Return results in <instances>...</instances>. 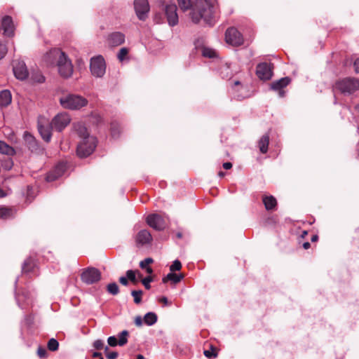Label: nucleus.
Segmentation results:
<instances>
[{"label": "nucleus", "instance_id": "obj_1", "mask_svg": "<svg viewBox=\"0 0 359 359\" xmlns=\"http://www.w3.org/2000/svg\"><path fill=\"white\" fill-rule=\"evenodd\" d=\"M180 8L183 11L191 9L190 17L194 23H198L203 19L205 23L212 25L215 13L216 0H195L192 4L191 0H177Z\"/></svg>", "mask_w": 359, "mask_h": 359}, {"label": "nucleus", "instance_id": "obj_2", "mask_svg": "<svg viewBox=\"0 0 359 359\" xmlns=\"http://www.w3.org/2000/svg\"><path fill=\"white\" fill-rule=\"evenodd\" d=\"M74 131L82 139V141L78 144L76 152L81 158H86L90 155L96 147V140L93 136H90L86 126L78 122L74 123Z\"/></svg>", "mask_w": 359, "mask_h": 359}, {"label": "nucleus", "instance_id": "obj_3", "mask_svg": "<svg viewBox=\"0 0 359 359\" xmlns=\"http://www.w3.org/2000/svg\"><path fill=\"white\" fill-rule=\"evenodd\" d=\"M50 54L57 59V66L60 76L63 78L70 77L73 73V66L65 53L60 50H54Z\"/></svg>", "mask_w": 359, "mask_h": 359}, {"label": "nucleus", "instance_id": "obj_4", "mask_svg": "<svg viewBox=\"0 0 359 359\" xmlns=\"http://www.w3.org/2000/svg\"><path fill=\"white\" fill-rule=\"evenodd\" d=\"M157 6L159 10L164 13L170 26L173 27L178 23L177 8L175 3L168 2L165 0H158Z\"/></svg>", "mask_w": 359, "mask_h": 359}, {"label": "nucleus", "instance_id": "obj_5", "mask_svg": "<svg viewBox=\"0 0 359 359\" xmlns=\"http://www.w3.org/2000/svg\"><path fill=\"white\" fill-rule=\"evenodd\" d=\"M62 107L69 109H79L88 104V100L78 95L69 94L60 98Z\"/></svg>", "mask_w": 359, "mask_h": 359}, {"label": "nucleus", "instance_id": "obj_6", "mask_svg": "<svg viewBox=\"0 0 359 359\" xmlns=\"http://www.w3.org/2000/svg\"><path fill=\"white\" fill-rule=\"evenodd\" d=\"M336 90L343 94H351L359 89V79L348 77L337 81L334 86Z\"/></svg>", "mask_w": 359, "mask_h": 359}, {"label": "nucleus", "instance_id": "obj_7", "mask_svg": "<svg viewBox=\"0 0 359 359\" xmlns=\"http://www.w3.org/2000/svg\"><path fill=\"white\" fill-rule=\"evenodd\" d=\"M90 69L93 76L102 77L106 71V65L104 57L102 55L93 57L90 60Z\"/></svg>", "mask_w": 359, "mask_h": 359}, {"label": "nucleus", "instance_id": "obj_8", "mask_svg": "<svg viewBox=\"0 0 359 359\" xmlns=\"http://www.w3.org/2000/svg\"><path fill=\"white\" fill-rule=\"evenodd\" d=\"M101 278L100 271L94 267L85 269L81 274V280L88 285L98 282Z\"/></svg>", "mask_w": 359, "mask_h": 359}, {"label": "nucleus", "instance_id": "obj_9", "mask_svg": "<svg viewBox=\"0 0 359 359\" xmlns=\"http://www.w3.org/2000/svg\"><path fill=\"white\" fill-rule=\"evenodd\" d=\"M226 42L233 46H240L243 44V35L235 27H229L225 32Z\"/></svg>", "mask_w": 359, "mask_h": 359}, {"label": "nucleus", "instance_id": "obj_10", "mask_svg": "<svg viewBox=\"0 0 359 359\" xmlns=\"http://www.w3.org/2000/svg\"><path fill=\"white\" fill-rule=\"evenodd\" d=\"M71 118L68 114L60 113L57 114L51 121V128L61 132L70 123Z\"/></svg>", "mask_w": 359, "mask_h": 359}, {"label": "nucleus", "instance_id": "obj_11", "mask_svg": "<svg viewBox=\"0 0 359 359\" xmlns=\"http://www.w3.org/2000/svg\"><path fill=\"white\" fill-rule=\"evenodd\" d=\"M273 66L271 63H259L256 67V75L260 80H269L273 76Z\"/></svg>", "mask_w": 359, "mask_h": 359}, {"label": "nucleus", "instance_id": "obj_12", "mask_svg": "<svg viewBox=\"0 0 359 359\" xmlns=\"http://www.w3.org/2000/svg\"><path fill=\"white\" fill-rule=\"evenodd\" d=\"M134 8L139 20H145L150 9L148 1L134 0Z\"/></svg>", "mask_w": 359, "mask_h": 359}, {"label": "nucleus", "instance_id": "obj_13", "mask_svg": "<svg viewBox=\"0 0 359 359\" xmlns=\"http://www.w3.org/2000/svg\"><path fill=\"white\" fill-rule=\"evenodd\" d=\"M146 221L149 226L156 231H161L165 228V223L163 218L158 214L148 215Z\"/></svg>", "mask_w": 359, "mask_h": 359}, {"label": "nucleus", "instance_id": "obj_14", "mask_svg": "<svg viewBox=\"0 0 359 359\" xmlns=\"http://www.w3.org/2000/svg\"><path fill=\"white\" fill-rule=\"evenodd\" d=\"M152 241V236L147 229L140 231L135 237V245L137 248L151 244Z\"/></svg>", "mask_w": 359, "mask_h": 359}, {"label": "nucleus", "instance_id": "obj_15", "mask_svg": "<svg viewBox=\"0 0 359 359\" xmlns=\"http://www.w3.org/2000/svg\"><path fill=\"white\" fill-rule=\"evenodd\" d=\"M13 70L15 76L20 80H25L28 76V71L23 61L15 60L13 63Z\"/></svg>", "mask_w": 359, "mask_h": 359}, {"label": "nucleus", "instance_id": "obj_16", "mask_svg": "<svg viewBox=\"0 0 359 359\" xmlns=\"http://www.w3.org/2000/svg\"><path fill=\"white\" fill-rule=\"evenodd\" d=\"M67 169V165L65 163H59L53 170L48 172L46 180L47 182H53L61 177Z\"/></svg>", "mask_w": 359, "mask_h": 359}, {"label": "nucleus", "instance_id": "obj_17", "mask_svg": "<svg viewBox=\"0 0 359 359\" xmlns=\"http://www.w3.org/2000/svg\"><path fill=\"white\" fill-rule=\"evenodd\" d=\"M291 79L289 77H283L279 80L273 81L271 83V88L273 90L278 92L279 96L283 97L285 96V90H283L289 83Z\"/></svg>", "mask_w": 359, "mask_h": 359}, {"label": "nucleus", "instance_id": "obj_18", "mask_svg": "<svg viewBox=\"0 0 359 359\" xmlns=\"http://www.w3.org/2000/svg\"><path fill=\"white\" fill-rule=\"evenodd\" d=\"M1 27L4 30V34L8 37L14 36L15 27L13 19L9 15L4 16L1 20Z\"/></svg>", "mask_w": 359, "mask_h": 359}, {"label": "nucleus", "instance_id": "obj_19", "mask_svg": "<svg viewBox=\"0 0 359 359\" xmlns=\"http://www.w3.org/2000/svg\"><path fill=\"white\" fill-rule=\"evenodd\" d=\"M107 42L111 47L121 46L125 42V35L120 32H112L108 35Z\"/></svg>", "mask_w": 359, "mask_h": 359}, {"label": "nucleus", "instance_id": "obj_20", "mask_svg": "<svg viewBox=\"0 0 359 359\" xmlns=\"http://www.w3.org/2000/svg\"><path fill=\"white\" fill-rule=\"evenodd\" d=\"M23 139L25 145L32 152L36 151L39 149V144L35 137L29 132L26 131L24 133Z\"/></svg>", "mask_w": 359, "mask_h": 359}, {"label": "nucleus", "instance_id": "obj_21", "mask_svg": "<svg viewBox=\"0 0 359 359\" xmlns=\"http://www.w3.org/2000/svg\"><path fill=\"white\" fill-rule=\"evenodd\" d=\"M262 202L266 210H273L277 206V201L273 196H263Z\"/></svg>", "mask_w": 359, "mask_h": 359}, {"label": "nucleus", "instance_id": "obj_22", "mask_svg": "<svg viewBox=\"0 0 359 359\" xmlns=\"http://www.w3.org/2000/svg\"><path fill=\"white\" fill-rule=\"evenodd\" d=\"M51 124L50 126H44L41 124H39L38 126V130L41 135V137L43 140L48 142H50L52 136L51 133Z\"/></svg>", "mask_w": 359, "mask_h": 359}, {"label": "nucleus", "instance_id": "obj_23", "mask_svg": "<svg viewBox=\"0 0 359 359\" xmlns=\"http://www.w3.org/2000/svg\"><path fill=\"white\" fill-rule=\"evenodd\" d=\"M12 100L11 93L8 90H4L0 93V106L2 107L9 105Z\"/></svg>", "mask_w": 359, "mask_h": 359}, {"label": "nucleus", "instance_id": "obj_24", "mask_svg": "<svg viewBox=\"0 0 359 359\" xmlns=\"http://www.w3.org/2000/svg\"><path fill=\"white\" fill-rule=\"evenodd\" d=\"M269 144V134L266 133L264 135L258 142V146L259 148V151L262 154H266L268 151V147Z\"/></svg>", "mask_w": 359, "mask_h": 359}, {"label": "nucleus", "instance_id": "obj_25", "mask_svg": "<svg viewBox=\"0 0 359 359\" xmlns=\"http://www.w3.org/2000/svg\"><path fill=\"white\" fill-rule=\"evenodd\" d=\"M36 266V262L32 257H28L26 259L22 265V272L23 273H29L33 271L34 267Z\"/></svg>", "mask_w": 359, "mask_h": 359}, {"label": "nucleus", "instance_id": "obj_26", "mask_svg": "<svg viewBox=\"0 0 359 359\" xmlns=\"http://www.w3.org/2000/svg\"><path fill=\"white\" fill-rule=\"evenodd\" d=\"M0 154L13 156L15 154V151L5 142L0 140Z\"/></svg>", "mask_w": 359, "mask_h": 359}, {"label": "nucleus", "instance_id": "obj_27", "mask_svg": "<svg viewBox=\"0 0 359 359\" xmlns=\"http://www.w3.org/2000/svg\"><path fill=\"white\" fill-rule=\"evenodd\" d=\"M157 315L153 312L146 313L144 317V322L147 325H152L157 321Z\"/></svg>", "mask_w": 359, "mask_h": 359}, {"label": "nucleus", "instance_id": "obj_28", "mask_svg": "<svg viewBox=\"0 0 359 359\" xmlns=\"http://www.w3.org/2000/svg\"><path fill=\"white\" fill-rule=\"evenodd\" d=\"M205 356L208 358H215L218 355V349L212 345L210 346L209 350H205L203 352Z\"/></svg>", "mask_w": 359, "mask_h": 359}, {"label": "nucleus", "instance_id": "obj_29", "mask_svg": "<svg viewBox=\"0 0 359 359\" xmlns=\"http://www.w3.org/2000/svg\"><path fill=\"white\" fill-rule=\"evenodd\" d=\"M129 336V332L127 330H123L118 335V345L121 346H124L128 342V337Z\"/></svg>", "mask_w": 359, "mask_h": 359}, {"label": "nucleus", "instance_id": "obj_30", "mask_svg": "<svg viewBox=\"0 0 359 359\" xmlns=\"http://www.w3.org/2000/svg\"><path fill=\"white\" fill-rule=\"evenodd\" d=\"M106 289L107 291L112 295H117L119 293L118 285L114 282L109 283Z\"/></svg>", "mask_w": 359, "mask_h": 359}, {"label": "nucleus", "instance_id": "obj_31", "mask_svg": "<svg viewBox=\"0 0 359 359\" xmlns=\"http://www.w3.org/2000/svg\"><path fill=\"white\" fill-rule=\"evenodd\" d=\"M111 133L114 137H116L121 133V127L118 123L112 122L110 126Z\"/></svg>", "mask_w": 359, "mask_h": 359}, {"label": "nucleus", "instance_id": "obj_32", "mask_svg": "<svg viewBox=\"0 0 359 359\" xmlns=\"http://www.w3.org/2000/svg\"><path fill=\"white\" fill-rule=\"evenodd\" d=\"M162 281L164 283H167L168 281H172L174 284H176L179 283V278L176 273H169L163 278Z\"/></svg>", "mask_w": 359, "mask_h": 359}, {"label": "nucleus", "instance_id": "obj_33", "mask_svg": "<svg viewBox=\"0 0 359 359\" xmlns=\"http://www.w3.org/2000/svg\"><path fill=\"white\" fill-rule=\"evenodd\" d=\"M131 294L134 298V302L139 304L142 302V296L143 294L142 290H133Z\"/></svg>", "mask_w": 359, "mask_h": 359}, {"label": "nucleus", "instance_id": "obj_34", "mask_svg": "<svg viewBox=\"0 0 359 359\" xmlns=\"http://www.w3.org/2000/svg\"><path fill=\"white\" fill-rule=\"evenodd\" d=\"M12 210L8 208H0V218L1 219H8L11 216Z\"/></svg>", "mask_w": 359, "mask_h": 359}, {"label": "nucleus", "instance_id": "obj_35", "mask_svg": "<svg viewBox=\"0 0 359 359\" xmlns=\"http://www.w3.org/2000/svg\"><path fill=\"white\" fill-rule=\"evenodd\" d=\"M47 347L48 350L51 351H55L58 349L59 343L56 339L52 338L48 341Z\"/></svg>", "mask_w": 359, "mask_h": 359}, {"label": "nucleus", "instance_id": "obj_36", "mask_svg": "<svg viewBox=\"0 0 359 359\" xmlns=\"http://www.w3.org/2000/svg\"><path fill=\"white\" fill-rule=\"evenodd\" d=\"M128 48L126 47L121 48L117 54V57L119 60V61H123L128 56Z\"/></svg>", "mask_w": 359, "mask_h": 359}, {"label": "nucleus", "instance_id": "obj_37", "mask_svg": "<svg viewBox=\"0 0 359 359\" xmlns=\"http://www.w3.org/2000/svg\"><path fill=\"white\" fill-rule=\"evenodd\" d=\"M203 55L205 57L212 58L216 56V53L212 49L204 48L203 50Z\"/></svg>", "mask_w": 359, "mask_h": 359}, {"label": "nucleus", "instance_id": "obj_38", "mask_svg": "<svg viewBox=\"0 0 359 359\" xmlns=\"http://www.w3.org/2000/svg\"><path fill=\"white\" fill-rule=\"evenodd\" d=\"M182 269V264L178 260L176 259L172 262V264L170 266V270L173 272L176 271H180Z\"/></svg>", "mask_w": 359, "mask_h": 359}, {"label": "nucleus", "instance_id": "obj_39", "mask_svg": "<svg viewBox=\"0 0 359 359\" xmlns=\"http://www.w3.org/2000/svg\"><path fill=\"white\" fill-rule=\"evenodd\" d=\"M126 276H127V277L128 278V280H130L134 284H137V280L136 279L135 273L134 271H133V270H128L126 271Z\"/></svg>", "mask_w": 359, "mask_h": 359}, {"label": "nucleus", "instance_id": "obj_40", "mask_svg": "<svg viewBox=\"0 0 359 359\" xmlns=\"http://www.w3.org/2000/svg\"><path fill=\"white\" fill-rule=\"evenodd\" d=\"M153 281L152 276H147L144 279L142 280V283L145 287L147 290H149L151 288L150 283Z\"/></svg>", "mask_w": 359, "mask_h": 359}, {"label": "nucleus", "instance_id": "obj_41", "mask_svg": "<svg viewBox=\"0 0 359 359\" xmlns=\"http://www.w3.org/2000/svg\"><path fill=\"white\" fill-rule=\"evenodd\" d=\"M104 346V343L101 339H97L93 344V348L98 351L103 349Z\"/></svg>", "mask_w": 359, "mask_h": 359}, {"label": "nucleus", "instance_id": "obj_42", "mask_svg": "<svg viewBox=\"0 0 359 359\" xmlns=\"http://www.w3.org/2000/svg\"><path fill=\"white\" fill-rule=\"evenodd\" d=\"M37 355L41 358H47L48 352H47L46 349L44 347L39 346V348L37 349Z\"/></svg>", "mask_w": 359, "mask_h": 359}, {"label": "nucleus", "instance_id": "obj_43", "mask_svg": "<svg viewBox=\"0 0 359 359\" xmlns=\"http://www.w3.org/2000/svg\"><path fill=\"white\" fill-rule=\"evenodd\" d=\"M107 343L110 346H112V347H114V346L118 345V339L115 336L109 337L107 339Z\"/></svg>", "mask_w": 359, "mask_h": 359}, {"label": "nucleus", "instance_id": "obj_44", "mask_svg": "<svg viewBox=\"0 0 359 359\" xmlns=\"http://www.w3.org/2000/svg\"><path fill=\"white\" fill-rule=\"evenodd\" d=\"M154 261H153V259L151 258H147L144 260L140 262V266L142 269L147 268V267H148V265L151 264Z\"/></svg>", "mask_w": 359, "mask_h": 359}, {"label": "nucleus", "instance_id": "obj_45", "mask_svg": "<svg viewBox=\"0 0 359 359\" xmlns=\"http://www.w3.org/2000/svg\"><path fill=\"white\" fill-rule=\"evenodd\" d=\"M7 47L5 44L0 43V60L4 58L7 53Z\"/></svg>", "mask_w": 359, "mask_h": 359}, {"label": "nucleus", "instance_id": "obj_46", "mask_svg": "<svg viewBox=\"0 0 359 359\" xmlns=\"http://www.w3.org/2000/svg\"><path fill=\"white\" fill-rule=\"evenodd\" d=\"M13 161L11 159V158H8L7 160H6L4 161V163H3V167L6 169V170H11V168L13 167Z\"/></svg>", "mask_w": 359, "mask_h": 359}, {"label": "nucleus", "instance_id": "obj_47", "mask_svg": "<svg viewBox=\"0 0 359 359\" xmlns=\"http://www.w3.org/2000/svg\"><path fill=\"white\" fill-rule=\"evenodd\" d=\"M118 354L116 351L107 353L106 357L107 359H116Z\"/></svg>", "mask_w": 359, "mask_h": 359}, {"label": "nucleus", "instance_id": "obj_48", "mask_svg": "<svg viewBox=\"0 0 359 359\" xmlns=\"http://www.w3.org/2000/svg\"><path fill=\"white\" fill-rule=\"evenodd\" d=\"M159 302L163 304L164 306H170L171 303L168 301V298L165 297H162L159 299Z\"/></svg>", "mask_w": 359, "mask_h": 359}, {"label": "nucleus", "instance_id": "obj_49", "mask_svg": "<svg viewBox=\"0 0 359 359\" xmlns=\"http://www.w3.org/2000/svg\"><path fill=\"white\" fill-rule=\"evenodd\" d=\"M128 277L121 276L119 278V283L123 285H128Z\"/></svg>", "mask_w": 359, "mask_h": 359}, {"label": "nucleus", "instance_id": "obj_50", "mask_svg": "<svg viewBox=\"0 0 359 359\" xmlns=\"http://www.w3.org/2000/svg\"><path fill=\"white\" fill-rule=\"evenodd\" d=\"M135 324L138 327L142 326V319L141 316H138L135 318Z\"/></svg>", "mask_w": 359, "mask_h": 359}, {"label": "nucleus", "instance_id": "obj_51", "mask_svg": "<svg viewBox=\"0 0 359 359\" xmlns=\"http://www.w3.org/2000/svg\"><path fill=\"white\" fill-rule=\"evenodd\" d=\"M92 357L94 358H98V359L103 358L102 355V353L100 352H94L92 354Z\"/></svg>", "mask_w": 359, "mask_h": 359}, {"label": "nucleus", "instance_id": "obj_52", "mask_svg": "<svg viewBox=\"0 0 359 359\" xmlns=\"http://www.w3.org/2000/svg\"><path fill=\"white\" fill-rule=\"evenodd\" d=\"M223 168L226 170H229L232 168V163L230 162L224 163Z\"/></svg>", "mask_w": 359, "mask_h": 359}, {"label": "nucleus", "instance_id": "obj_53", "mask_svg": "<svg viewBox=\"0 0 359 359\" xmlns=\"http://www.w3.org/2000/svg\"><path fill=\"white\" fill-rule=\"evenodd\" d=\"M354 67L356 72L359 73V58L354 62Z\"/></svg>", "mask_w": 359, "mask_h": 359}, {"label": "nucleus", "instance_id": "obj_54", "mask_svg": "<svg viewBox=\"0 0 359 359\" xmlns=\"http://www.w3.org/2000/svg\"><path fill=\"white\" fill-rule=\"evenodd\" d=\"M311 247V244L309 242H305L303 243V248L305 250H308Z\"/></svg>", "mask_w": 359, "mask_h": 359}, {"label": "nucleus", "instance_id": "obj_55", "mask_svg": "<svg viewBox=\"0 0 359 359\" xmlns=\"http://www.w3.org/2000/svg\"><path fill=\"white\" fill-rule=\"evenodd\" d=\"M45 81V78L43 76L40 75L39 78L37 79L36 81L39 83H43Z\"/></svg>", "mask_w": 359, "mask_h": 359}, {"label": "nucleus", "instance_id": "obj_56", "mask_svg": "<svg viewBox=\"0 0 359 359\" xmlns=\"http://www.w3.org/2000/svg\"><path fill=\"white\" fill-rule=\"evenodd\" d=\"M146 269V271L147 273L149 274H151L153 273V269L150 267V266H148L147 268H144Z\"/></svg>", "mask_w": 359, "mask_h": 359}, {"label": "nucleus", "instance_id": "obj_57", "mask_svg": "<svg viewBox=\"0 0 359 359\" xmlns=\"http://www.w3.org/2000/svg\"><path fill=\"white\" fill-rule=\"evenodd\" d=\"M6 196V192L0 188V198L5 197Z\"/></svg>", "mask_w": 359, "mask_h": 359}, {"label": "nucleus", "instance_id": "obj_58", "mask_svg": "<svg viewBox=\"0 0 359 359\" xmlns=\"http://www.w3.org/2000/svg\"><path fill=\"white\" fill-rule=\"evenodd\" d=\"M318 235H316V234L313 235V236L311 237V241H312V242H316V241H318Z\"/></svg>", "mask_w": 359, "mask_h": 359}, {"label": "nucleus", "instance_id": "obj_59", "mask_svg": "<svg viewBox=\"0 0 359 359\" xmlns=\"http://www.w3.org/2000/svg\"><path fill=\"white\" fill-rule=\"evenodd\" d=\"M177 276L179 278V283L184 278V275L182 273L177 274Z\"/></svg>", "mask_w": 359, "mask_h": 359}, {"label": "nucleus", "instance_id": "obj_60", "mask_svg": "<svg viewBox=\"0 0 359 359\" xmlns=\"http://www.w3.org/2000/svg\"><path fill=\"white\" fill-rule=\"evenodd\" d=\"M225 175V173L223 172V171H219V173H218V175L220 177H224Z\"/></svg>", "mask_w": 359, "mask_h": 359}, {"label": "nucleus", "instance_id": "obj_61", "mask_svg": "<svg viewBox=\"0 0 359 359\" xmlns=\"http://www.w3.org/2000/svg\"><path fill=\"white\" fill-rule=\"evenodd\" d=\"M103 349L104 350V352H105L106 354H107V353H109V347L108 346H104V348Z\"/></svg>", "mask_w": 359, "mask_h": 359}, {"label": "nucleus", "instance_id": "obj_62", "mask_svg": "<svg viewBox=\"0 0 359 359\" xmlns=\"http://www.w3.org/2000/svg\"><path fill=\"white\" fill-rule=\"evenodd\" d=\"M176 236L178 238H182V233L181 232H177Z\"/></svg>", "mask_w": 359, "mask_h": 359}, {"label": "nucleus", "instance_id": "obj_63", "mask_svg": "<svg viewBox=\"0 0 359 359\" xmlns=\"http://www.w3.org/2000/svg\"><path fill=\"white\" fill-rule=\"evenodd\" d=\"M308 232L306 231H304L302 233V237L304 238L307 235Z\"/></svg>", "mask_w": 359, "mask_h": 359}, {"label": "nucleus", "instance_id": "obj_64", "mask_svg": "<svg viewBox=\"0 0 359 359\" xmlns=\"http://www.w3.org/2000/svg\"><path fill=\"white\" fill-rule=\"evenodd\" d=\"M137 359H144V357L142 355L139 354L137 355Z\"/></svg>", "mask_w": 359, "mask_h": 359}]
</instances>
